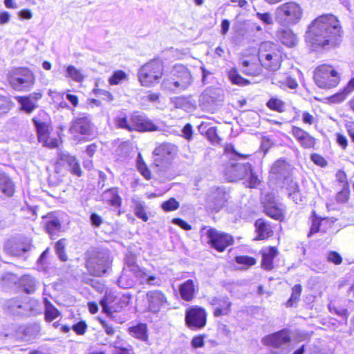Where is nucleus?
I'll use <instances>...</instances> for the list:
<instances>
[{
    "label": "nucleus",
    "mask_w": 354,
    "mask_h": 354,
    "mask_svg": "<svg viewBox=\"0 0 354 354\" xmlns=\"http://www.w3.org/2000/svg\"><path fill=\"white\" fill-rule=\"evenodd\" d=\"M286 167L287 164L284 160H278L272 165L270 171L273 174H281Z\"/></svg>",
    "instance_id": "47"
},
{
    "label": "nucleus",
    "mask_w": 354,
    "mask_h": 354,
    "mask_svg": "<svg viewBox=\"0 0 354 354\" xmlns=\"http://www.w3.org/2000/svg\"><path fill=\"white\" fill-rule=\"evenodd\" d=\"M64 76L78 83L82 82L85 77L81 70L77 68L73 65H68L66 67V73Z\"/></svg>",
    "instance_id": "37"
},
{
    "label": "nucleus",
    "mask_w": 354,
    "mask_h": 354,
    "mask_svg": "<svg viewBox=\"0 0 354 354\" xmlns=\"http://www.w3.org/2000/svg\"><path fill=\"white\" fill-rule=\"evenodd\" d=\"M247 177H248V179L247 180V185L249 187H256L260 183L259 177L253 173L252 169L251 171H249Z\"/></svg>",
    "instance_id": "54"
},
{
    "label": "nucleus",
    "mask_w": 354,
    "mask_h": 354,
    "mask_svg": "<svg viewBox=\"0 0 354 354\" xmlns=\"http://www.w3.org/2000/svg\"><path fill=\"white\" fill-rule=\"evenodd\" d=\"M143 99L147 102L158 104L160 102V94L149 91Z\"/></svg>",
    "instance_id": "57"
},
{
    "label": "nucleus",
    "mask_w": 354,
    "mask_h": 354,
    "mask_svg": "<svg viewBox=\"0 0 354 354\" xmlns=\"http://www.w3.org/2000/svg\"><path fill=\"white\" fill-rule=\"evenodd\" d=\"M93 91L95 95L102 96V98L108 102H111L114 99L113 95L108 91L94 88Z\"/></svg>",
    "instance_id": "58"
},
{
    "label": "nucleus",
    "mask_w": 354,
    "mask_h": 354,
    "mask_svg": "<svg viewBox=\"0 0 354 354\" xmlns=\"http://www.w3.org/2000/svg\"><path fill=\"white\" fill-rule=\"evenodd\" d=\"M236 261L239 264H243L245 266H251L256 263V260L248 256H239L236 257Z\"/></svg>",
    "instance_id": "55"
},
{
    "label": "nucleus",
    "mask_w": 354,
    "mask_h": 354,
    "mask_svg": "<svg viewBox=\"0 0 354 354\" xmlns=\"http://www.w3.org/2000/svg\"><path fill=\"white\" fill-rule=\"evenodd\" d=\"M129 333L133 337L141 341H146L148 339L147 325L138 324L129 328Z\"/></svg>",
    "instance_id": "33"
},
{
    "label": "nucleus",
    "mask_w": 354,
    "mask_h": 354,
    "mask_svg": "<svg viewBox=\"0 0 354 354\" xmlns=\"http://www.w3.org/2000/svg\"><path fill=\"white\" fill-rule=\"evenodd\" d=\"M327 259L329 262L333 263L336 265L340 264L342 261V258L340 254L333 251L328 252Z\"/></svg>",
    "instance_id": "59"
},
{
    "label": "nucleus",
    "mask_w": 354,
    "mask_h": 354,
    "mask_svg": "<svg viewBox=\"0 0 354 354\" xmlns=\"http://www.w3.org/2000/svg\"><path fill=\"white\" fill-rule=\"evenodd\" d=\"M11 107L10 100L5 96L0 95V116L8 112Z\"/></svg>",
    "instance_id": "52"
},
{
    "label": "nucleus",
    "mask_w": 354,
    "mask_h": 354,
    "mask_svg": "<svg viewBox=\"0 0 354 354\" xmlns=\"http://www.w3.org/2000/svg\"><path fill=\"white\" fill-rule=\"evenodd\" d=\"M59 315V311L51 304H46L45 317L46 321L51 322Z\"/></svg>",
    "instance_id": "44"
},
{
    "label": "nucleus",
    "mask_w": 354,
    "mask_h": 354,
    "mask_svg": "<svg viewBox=\"0 0 354 354\" xmlns=\"http://www.w3.org/2000/svg\"><path fill=\"white\" fill-rule=\"evenodd\" d=\"M228 76L231 82L234 84L244 86L250 83L248 80L240 76L235 69L230 70L228 73Z\"/></svg>",
    "instance_id": "42"
},
{
    "label": "nucleus",
    "mask_w": 354,
    "mask_h": 354,
    "mask_svg": "<svg viewBox=\"0 0 354 354\" xmlns=\"http://www.w3.org/2000/svg\"><path fill=\"white\" fill-rule=\"evenodd\" d=\"M134 214L136 216L146 222L149 220V216L145 211V205L140 201H135Z\"/></svg>",
    "instance_id": "41"
},
{
    "label": "nucleus",
    "mask_w": 354,
    "mask_h": 354,
    "mask_svg": "<svg viewBox=\"0 0 354 354\" xmlns=\"http://www.w3.org/2000/svg\"><path fill=\"white\" fill-rule=\"evenodd\" d=\"M262 267L268 270L273 268V259L278 255V251L275 247H265L261 250Z\"/></svg>",
    "instance_id": "24"
},
{
    "label": "nucleus",
    "mask_w": 354,
    "mask_h": 354,
    "mask_svg": "<svg viewBox=\"0 0 354 354\" xmlns=\"http://www.w3.org/2000/svg\"><path fill=\"white\" fill-rule=\"evenodd\" d=\"M64 246H65V241L64 240H59V241H57V243L55 245L56 252L62 261L66 260V255L64 252Z\"/></svg>",
    "instance_id": "56"
},
{
    "label": "nucleus",
    "mask_w": 354,
    "mask_h": 354,
    "mask_svg": "<svg viewBox=\"0 0 354 354\" xmlns=\"http://www.w3.org/2000/svg\"><path fill=\"white\" fill-rule=\"evenodd\" d=\"M176 108L183 109L186 111H190L195 108V104L189 97H176L171 99Z\"/></svg>",
    "instance_id": "31"
},
{
    "label": "nucleus",
    "mask_w": 354,
    "mask_h": 354,
    "mask_svg": "<svg viewBox=\"0 0 354 354\" xmlns=\"http://www.w3.org/2000/svg\"><path fill=\"white\" fill-rule=\"evenodd\" d=\"M301 285H295L292 289V295L289 300L287 301L288 306H292L293 304L298 301L301 292Z\"/></svg>",
    "instance_id": "46"
},
{
    "label": "nucleus",
    "mask_w": 354,
    "mask_h": 354,
    "mask_svg": "<svg viewBox=\"0 0 354 354\" xmlns=\"http://www.w3.org/2000/svg\"><path fill=\"white\" fill-rule=\"evenodd\" d=\"M264 211L270 217L281 220L283 217V205L278 203L272 194H268L263 199Z\"/></svg>",
    "instance_id": "18"
},
{
    "label": "nucleus",
    "mask_w": 354,
    "mask_h": 354,
    "mask_svg": "<svg viewBox=\"0 0 354 354\" xmlns=\"http://www.w3.org/2000/svg\"><path fill=\"white\" fill-rule=\"evenodd\" d=\"M207 242L218 252H223L232 243V237L227 234L218 232L214 229L207 231Z\"/></svg>",
    "instance_id": "16"
},
{
    "label": "nucleus",
    "mask_w": 354,
    "mask_h": 354,
    "mask_svg": "<svg viewBox=\"0 0 354 354\" xmlns=\"http://www.w3.org/2000/svg\"><path fill=\"white\" fill-rule=\"evenodd\" d=\"M92 124L88 116L82 115L74 119L69 128V132L75 140H80V136L90 135Z\"/></svg>",
    "instance_id": "13"
},
{
    "label": "nucleus",
    "mask_w": 354,
    "mask_h": 354,
    "mask_svg": "<svg viewBox=\"0 0 354 354\" xmlns=\"http://www.w3.org/2000/svg\"><path fill=\"white\" fill-rule=\"evenodd\" d=\"M322 221H325V219H319L317 217H314L312 219V225L310 227V234H313L317 232L319 230V226Z\"/></svg>",
    "instance_id": "61"
},
{
    "label": "nucleus",
    "mask_w": 354,
    "mask_h": 354,
    "mask_svg": "<svg viewBox=\"0 0 354 354\" xmlns=\"http://www.w3.org/2000/svg\"><path fill=\"white\" fill-rule=\"evenodd\" d=\"M304 8L296 1H290L277 6L274 10V19L281 26L292 27L302 19Z\"/></svg>",
    "instance_id": "2"
},
{
    "label": "nucleus",
    "mask_w": 354,
    "mask_h": 354,
    "mask_svg": "<svg viewBox=\"0 0 354 354\" xmlns=\"http://www.w3.org/2000/svg\"><path fill=\"white\" fill-rule=\"evenodd\" d=\"M255 226L257 232V236L256 239L263 240L271 236L272 231L270 226L266 224L263 220H257L255 223Z\"/></svg>",
    "instance_id": "36"
},
{
    "label": "nucleus",
    "mask_w": 354,
    "mask_h": 354,
    "mask_svg": "<svg viewBox=\"0 0 354 354\" xmlns=\"http://www.w3.org/2000/svg\"><path fill=\"white\" fill-rule=\"evenodd\" d=\"M348 95L349 93H347L346 89L344 88L340 92L330 97L328 100L332 103H340L343 102Z\"/></svg>",
    "instance_id": "51"
},
{
    "label": "nucleus",
    "mask_w": 354,
    "mask_h": 354,
    "mask_svg": "<svg viewBox=\"0 0 354 354\" xmlns=\"http://www.w3.org/2000/svg\"><path fill=\"white\" fill-rule=\"evenodd\" d=\"M44 222L46 230L51 237L57 235V234L59 232L61 225L59 220L57 218L53 216L52 215H48L44 218Z\"/></svg>",
    "instance_id": "30"
},
{
    "label": "nucleus",
    "mask_w": 354,
    "mask_h": 354,
    "mask_svg": "<svg viewBox=\"0 0 354 354\" xmlns=\"http://www.w3.org/2000/svg\"><path fill=\"white\" fill-rule=\"evenodd\" d=\"M102 199L111 206L118 207L121 205V198L116 188H112L104 192L102 194Z\"/></svg>",
    "instance_id": "29"
},
{
    "label": "nucleus",
    "mask_w": 354,
    "mask_h": 354,
    "mask_svg": "<svg viewBox=\"0 0 354 354\" xmlns=\"http://www.w3.org/2000/svg\"><path fill=\"white\" fill-rule=\"evenodd\" d=\"M61 160L67 163L70 167L71 171L73 174L80 176L82 171L79 163L76 158L68 153H62L61 155Z\"/></svg>",
    "instance_id": "35"
},
{
    "label": "nucleus",
    "mask_w": 354,
    "mask_h": 354,
    "mask_svg": "<svg viewBox=\"0 0 354 354\" xmlns=\"http://www.w3.org/2000/svg\"><path fill=\"white\" fill-rule=\"evenodd\" d=\"M15 186L10 178L5 174L0 173V192L5 196L13 194Z\"/></svg>",
    "instance_id": "32"
},
{
    "label": "nucleus",
    "mask_w": 354,
    "mask_h": 354,
    "mask_svg": "<svg viewBox=\"0 0 354 354\" xmlns=\"http://www.w3.org/2000/svg\"><path fill=\"white\" fill-rule=\"evenodd\" d=\"M288 196L297 204L302 202V197L299 192L297 184L294 181L290 183V188L288 189Z\"/></svg>",
    "instance_id": "40"
},
{
    "label": "nucleus",
    "mask_w": 354,
    "mask_h": 354,
    "mask_svg": "<svg viewBox=\"0 0 354 354\" xmlns=\"http://www.w3.org/2000/svg\"><path fill=\"white\" fill-rule=\"evenodd\" d=\"M277 36L281 42L288 47L295 46L297 43V35L290 29H283L279 31Z\"/></svg>",
    "instance_id": "28"
},
{
    "label": "nucleus",
    "mask_w": 354,
    "mask_h": 354,
    "mask_svg": "<svg viewBox=\"0 0 354 354\" xmlns=\"http://www.w3.org/2000/svg\"><path fill=\"white\" fill-rule=\"evenodd\" d=\"M341 33L337 17L333 15H323L309 25L306 38L313 46L331 48L339 44Z\"/></svg>",
    "instance_id": "1"
},
{
    "label": "nucleus",
    "mask_w": 354,
    "mask_h": 354,
    "mask_svg": "<svg viewBox=\"0 0 354 354\" xmlns=\"http://www.w3.org/2000/svg\"><path fill=\"white\" fill-rule=\"evenodd\" d=\"M229 194L223 187L212 188L207 196L206 206L214 212L220 211L227 203Z\"/></svg>",
    "instance_id": "11"
},
{
    "label": "nucleus",
    "mask_w": 354,
    "mask_h": 354,
    "mask_svg": "<svg viewBox=\"0 0 354 354\" xmlns=\"http://www.w3.org/2000/svg\"><path fill=\"white\" fill-rule=\"evenodd\" d=\"M163 75V65L160 60H151L138 71V77L141 86L150 88L156 85Z\"/></svg>",
    "instance_id": "3"
},
{
    "label": "nucleus",
    "mask_w": 354,
    "mask_h": 354,
    "mask_svg": "<svg viewBox=\"0 0 354 354\" xmlns=\"http://www.w3.org/2000/svg\"><path fill=\"white\" fill-rule=\"evenodd\" d=\"M8 80L11 86L17 91L29 90L35 82L33 73L26 68H19L12 71Z\"/></svg>",
    "instance_id": "8"
},
{
    "label": "nucleus",
    "mask_w": 354,
    "mask_h": 354,
    "mask_svg": "<svg viewBox=\"0 0 354 354\" xmlns=\"http://www.w3.org/2000/svg\"><path fill=\"white\" fill-rule=\"evenodd\" d=\"M256 16L264 25H272L274 20L272 15L270 12H257Z\"/></svg>",
    "instance_id": "53"
},
{
    "label": "nucleus",
    "mask_w": 354,
    "mask_h": 354,
    "mask_svg": "<svg viewBox=\"0 0 354 354\" xmlns=\"http://www.w3.org/2000/svg\"><path fill=\"white\" fill-rule=\"evenodd\" d=\"M207 314L203 308L194 306L188 309L185 315V320L191 328H201L206 324Z\"/></svg>",
    "instance_id": "17"
},
{
    "label": "nucleus",
    "mask_w": 354,
    "mask_h": 354,
    "mask_svg": "<svg viewBox=\"0 0 354 354\" xmlns=\"http://www.w3.org/2000/svg\"><path fill=\"white\" fill-rule=\"evenodd\" d=\"M33 122L37 129L39 142L44 147L50 149L57 147L59 144V140L56 138L50 137V125L48 123L41 122L37 118H33Z\"/></svg>",
    "instance_id": "14"
},
{
    "label": "nucleus",
    "mask_w": 354,
    "mask_h": 354,
    "mask_svg": "<svg viewBox=\"0 0 354 354\" xmlns=\"http://www.w3.org/2000/svg\"><path fill=\"white\" fill-rule=\"evenodd\" d=\"M314 80L318 87L328 89L335 87L339 84L340 78L332 66L322 64L315 70Z\"/></svg>",
    "instance_id": "6"
},
{
    "label": "nucleus",
    "mask_w": 354,
    "mask_h": 354,
    "mask_svg": "<svg viewBox=\"0 0 354 354\" xmlns=\"http://www.w3.org/2000/svg\"><path fill=\"white\" fill-rule=\"evenodd\" d=\"M111 263L109 256L106 253L100 252L88 259L87 268L92 275L100 277L107 271Z\"/></svg>",
    "instance_id": "12"
},
{
    "label": "nucleus",
    "mask_w": 354,
    "mask_h": 354,
    "mask_svg": "<svg viewBox=\"0 0 354 354\" xmlns=\"http://www.w3.org/2000/svg\"><path fill=\"white\" fill-rule=\"evenodd\" d=\"M130 297L127 295L118 296L112 292H106L101 300L100 304L103 311L107 314L119 312L128 306Z\"/></svg>",
    "instance_id": "9"
},
{
    "label": "nucleus",
    "mask_w": 354,
    "mask_h": 354,
    "mask_svg": "<svg viewBox=\"0 0 354 354\" xmlns=\"http://www.w3.org/2000/svg\"><path fill=\"white\" fill-rule=\"evenodd\" d=\"M350 194V190L348 185H344L342 189L337 194L336 200L338 203H346Z\"/></svg>",
    "instance_id": "49"
},
{
    "label": "nucleus",
    "mask_w": 354,
    "mask_h": 354,
    "mask_svg": "<svg viewBox=\"0 0 354 354\" xmlns=\"http://www.w3.org/2000/svg\"><path fill=\"white\" fill-rule=\"evenodd\" d=\"M179 291L183 299L187 301L192 300L196 292V286L193 280L189 279L181 284Z\"/></svg>",
    "instance_id": "27"
},
{
    "label": "nucleus",
    "mask_w": 354,
    "mask_h": 354,
    "mask_svg": "<svg viewBox=\"0 0 354 354\" xmlns=\"http://www.w3.org/2000/svg\"><path fill=\"white\" fill-rule=\"evenodd\" d=\"M136 279L131 267L129 268H124L122 274L118 280V286L122 288H130L135 284Z\"/></svg>",
    "instance_id": "26"
},
{
    "label": "nucleus",
    "mask_w": 354,
    "mask_h": 354,
    "mask_svg": "<svg viewBox=\"0 0 354 354\" xmlns=\"http://www.w3.org/2000/svg\"><path fill=\"white\" fill-rule=\"evenodd\" d=\"M291 133L301 147L305 149L313 148L315 139L308 132L297 127H292Z\"/></svg>",
    "instance_id": "19"
},
{
    "label": "nucleus",
    "mask_w": 354,
    "mask_h": 354,
    "mask_svg": "<svg viewBox=\"0 0 354 354\" xmlns=\"http://www.w3.org/2000/svg\"><path fill=\"white\" fill-rule=\"evenodd\" d=\"M171 73L175 78L172 81L167 79L164 80L161 84L162 89L179 92L188 88L192 83L191 73L183 65H175Z\"/></svg>",
    "instance_id": "5"
},
{
    "label": "nucleus",
    "mask_w": 354,
    "mask_h": 354,
    "mask_svg": "<svg viewBox=\"0 0 354 354\" xmlns=\"http://www.w3.org/2000/svg\"><path fill=\"white\" fill-rule=\"evenodd\" d=\"M113 346L116 348L114 354H136L131 348L119 347L116 342L113 343Z\"/></svg>",
    "instance_id": "60"
},
{
    "label": "nucleus",
    "mask_w": 354,
    "mask_h": 354,
    "mask_svg": "<svg viewBox=\"0 0 354 354\" xmlns=\"http://www.w3.org/2000/svg\"><path fill=\"white\" fill-rule=\"evenodd\" d=\"M128 80V75L122 71H115L109 79L110 85H118Z\"/></svg>",
    "instance_id": "38"
},
{
    "label": "nucleus",
    "mask_w": 354,
    "mask_h": 354,
    "mask_svg": "<svg viewBox=\"0 0 354 354\" xmlns=\"http://www.w3.org/2000/svg\"><path fill=\"white\" fill-rule=\"evenodd\" d=\"M86 328V325L84 322H80L73 326L74 331L78 335H83Z\"/></svg>",
    "instance_id": "64"
},
{
    "label": "nucleus",
    "mask_w": 354,
    "mask_h": 354,
    "mask_svg": "<svg viewBox=\"0 0 354 354\" xmlns=\"http://www.w3.org/2000/svg\"><path fill=\"white\" fill-rule=\"evenodd\" d=\"M16 100L20 105V109L27 113H31L37 107V104L28 95L16 97Z\"/></svg>",
    "instance_id": "34"
},
{
    "label": "nucleus",
    "mask_w": 354,
    "mask_h": 354,
    "mask_svg": "<svg viewBox=\"0 0 354 354\" xmlns=\"http://www.w3.org/2000/svg\"><path fill=\"white\" fill-rule=\"evenodd\" d=\"M26 281L29 282L30 284L28 286H26L24 284V288H25V290H26V292L30 293V292L33 291L35 286V282L34 279L31 278L29 276L24 277V278L23 279V281Z\"/></svg>",
    "instance_id": "62"
},
{
    "label": "nucleus",
    "mask_w": 354,
    "mask_h": 354,
    "mask_svg": "<svg viewBox=\"0 0 354 354\" xmlns=\"http://www.w3.org/2000/svg\"><path fill=\"white\" fill-rule=\"evenodd\" d=\"M289 342V337L286 331H280L271 334L263 339L264 344L274 348H281Z\"/></svg>",
    "instance_id": "22"
},
{
    "label": "nucleus",
    "mask_w": 354,
    "mask_h": 354,
    "mask_svg": "<svg viewBox=\"0 0 354 354\" xmlns=\"http://www.w3.org/2000/svg\"><path fill=\"white\" fill-rule=\"evenodd\" d=\"M177 153V147L170 143H163L153 151L154 163L157 167H167Z\"/></svg>",
    "instance_id": "10"
},
{
    "label": "nucleus",
    "mask_w": 354,
    "mask_h": 354,
    "mask_svg": "<svg viewBox=\"0 0 354 354\" xmlns=\"http://www.w3.org/2000/svg\"><path fill=\"white\" fill-rule=\"evenodd\" d=\"M311 160L314 163L321 167H324L326 165L325 159L317 153L312 154Z\"/></svg>",
    "instance_id": "63"
},
{
    "label": "nucleus",
    "mask_w": 354,
    "mask_h": 354,
    "mask_svg": "<svg viewBox=\"0 0 354 354\" xmlns=\"http://www.w3.org/2000/svg\"><path fill=\"white\" fill-rule=\"evenodd\" d=\"M267 106L269 109L278 112H283L286 109L285 103L277 97L270 98L267 102Z\"/></svg>",
    "instance_id": "39"
},
{
    "label": "nucleus",
    "mask_w": 354,
    "mask_h": 354,
    "mask_svg": "<svg viewBox=\"0 0 354 354\" xmlns=\"http://www.w3.org/2000/svg\"><path fill=\"white\" fill-rule=\"evenodd\" d=\"M286 74L281 73H274L271 78L272 83L281 88L285 89L286 88Z\"/></svg>",
    "instance_id": "43"
},
{
    "label": "nucleus",
    "mask_w": 354,
    "mask_h": 354,
    "mask_svg": "<svg viewBox=\"0 0 354 354\" xmlns=\"http://www.w3.org/2000/svg\"><path fill=\"white\" fill-rule=\"evenodd\" d=\"M210 303L214 306V315L215 317L227 315L230 312L231 303L225 297H214L211 299Z\"/></svg>",
    "instance_id": "23"
},
{
    "label": "nucleus",
    "mask_w": 354,
    "mask_h": 354,
    "mask_svg": "<svg viewBox=\"0 0 354 354\" xmlns=\"http://www.w3.org/2000/svg\"><path fill=\"white\" fill-rule=\"evenodd\" d=\"M131 271L140 284H148L150 286H159L160 281L153 275L149 274L138 265H131Z\"/></svg>",
    "instance_id": "20"
},
{
    "label": "nucleus",
    "mask_w": 354,
    "mask_h": 354,
    "mask_svg": "<svg viewBox=\"0 0 354 354\" xmlns=\"http://www.w3.org/2000/svg\"><path fill=\"white\" fill-rule=\"evenodd\" d=\"M116 123L119 127L129 131H153L158 129L156 125L151 120L138 114L133 115L130 121H128L125 117H118Z\"/></svg>",
    "instance_id": "7"
},
{
    "label": "nucleus",
    "mask_w": 354,
    "mask_h": 354,
    "mask_svg": "<svg viewBox=\"0 0 354 354\" xmlns=\"http://www.w3.org/2000/svg\"><path fill=\"white\" fill-rule=\"evenodd\" d=\"M178 207H179L178 202L173 198L162 203L161 205V207L165 212L176 210L178 208Z\"/></svg>",
    "instance_id": "50"
},
{
    "label": "nucleus",
    "mask_w": 354,
    "mask_h": 354,
    "mask_svg": "<svg viewBox=\"0 0 354 354\" xmlns=\"http://www.w3.org/2000/svg\"><path fill=\"white\" fill-rule=\"evenodd\" d=\"M255 61V56L242 59V65L245 68L243 69V72L245 74L252 76H257L261 73V67L259 66V64L256 63Z\"/></svg>",
    "instance_id": "25"
},
{
    "label": "nucleus",
    "mask_w": 354,
    "mask_h": 354,
    "mask_svg": "<svg viewBox=\"0 0 354 354\" xmlns=\"http://www.w3.org/2000/svg\"><path fill=\"white\" fill-rule=\"evenodd\" d=\"M281 58V53L275 44L266 41L259 46L258 59L261 66L265 68L277 71L280 67Z\"/></svg>",
    "instance_id": "4"
},
{
    "label": "nucleus",
    "mask_w": 354,
    "mask_h": 354,
    "mask_svg": "<svg viewBox=\"0 0 354 354\" xmlns=\"http://www.w3.org/2000/svg\"><path fill=\"white\" fill-rule=\"evenodd\" d=\"M137 167L140 174L147 179L149 180L151 178V174L146 165L143 162L140 154H138L137 159Z\"/></svg>",
    "instance_id": "45"
},
{
    "label": "nucleus",
    "mask_w": 354,
    "mask_h": 354,
    "mask_svg": "<svg viewBox=\"0 0 354 354\" xmlns=\"http://www.w3.org/2000/svg\"><path fill=\"white\" fill-rule=\"evenodd\" d=\"M13 241H8L6 245V251L12 255L19 256L28 250L27 247H23L21 248H12Z\"/></svg>",
    "instance_id": "48"
},
{
    "label": "nucleus",
    "mask_w": 354,
    "mask_h": 354,
    "mask_svg": "<svg viewBox=\"0 0 354 354\" xmlns=\"http://www.w3.org/2000/svg\"><path fill=\"white\" fill-rule=\"evenodd\" d=\"M251 168L252 166L249 163H236L235 165H232V167L228 171L229 180L234 181L246 178L249 171H251Z\"/></svg>",
    "instance_id": "21"
},
{
    "label": "nucleus",
    "mask_w": 354,
    "mask_h": 354,
    "mask_svg": "<svg viewBox=\"0 0 354 354\" xmlns=\"http://www.w3.org/2000/svg\"><path fill=\"white\" fill-rule=\"evenodd\" d=\"M147 308L153 313H158L169 306L166 295L160 290H154L146 294Z\"/></svg>",
    "instance_id": "15"
}]
</instances>
